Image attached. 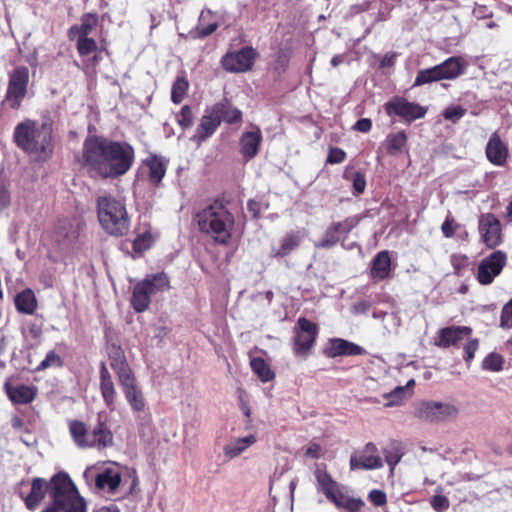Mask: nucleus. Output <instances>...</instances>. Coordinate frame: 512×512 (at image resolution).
Segmentation results:
<instances>
[{"mask_svg": "<svg viewBox=\"0 0 512 512\" xmlns=\"http://www.w3.org/2000/svg\"><path fill=\"white\" fill-rule=\"evenodd\" d=\"M263 137L259 127L244 132L239 140L240 153L246 161L253 159L259 152Z\"/></svg>", "mask_w": 512, "mask_h": 512, "instance_id": "4be33fe9", "label": "nucleus"}, {"mask_svg": "<svg viewBox=\"0 0 512 512\" xmlns=\"http://www.w3.org/2000/svg\"><path fill=\"white\" fill-rule=\"evenodd\" d=\"M249 213L253 218H258L261 211V204L255 200H249L247 203Z\"/></svg>", "mask_w": 512, "mask_h": 512, "instance_id": "e2e57ef3", "label": "nucleus"}, {"mask_svg": "<svg viewBox=\"0 0 512 512\" xmlns=\"http://www.w3.org/2000/svg\"><path fill=\"white\" fill-rule=\"evenodd\" d=\"M98 24L96 13H86L81 17V24L73 25L68 30V37L74 40L77 37H88Z\"/></svg>", "mask_w": 512, "mask_h": 512, "instance_id": "c756f323", "label": "nucleus"}, {"mask_svg": "<svg viewBox=\"0 0 512 512\" xmlns=\"http://www.w3.org/2000/svg\"><path fill=\"white\" fill-rule=\"evenodd\" d=\"M219 125L218 116L213 111V108H207L193 138L199 142L205 141L216 131Z\"/></svg>", "mask_w": 512, "mask_h": 512, "instance_id": "bb28decb", "label": "nucleus"}, {"mask_svg": "<svg viewBox=\"0 0 512 512\" xmlns=\"http://www.w3.org/2000/svg\"><path fill=\"white\" fill-rule=\"evenodd\" d=\"M134 160V148L126 141L90 135L83 142L82 165L101 178L115 179L126 174Z\"/></svg>", "mask_w": 512, "mask_h": 512, "instance_id": "f257e3e1", "label": "nucleus"}, {"mask_svg": "<svg viewBox=\"0 0 512 512\" xmlns=\"http://www.w3.org/2000/svg\"><path fill=\"white\" fill-rule=\"evenodd\" d=\"M69 432L79 448L103 449L113 444V434L100 415H98L97 422L91 426L83 421H70Z\"/></svg>", "mask_w": 512, "mask_h": 512, "instance_id": "39448f33", "label": "nucleus"}, {"mask_svg": "<svg viewBox=\"0 0 512 512\" xmlns=\"http://www.w3.org/2000/svg\"><path fill=\"white\" fill-rule=\"evenodd\" d=\"M317 481V488L326 498L333 502L338 508H344L352 512V497L348 493V489L336 482L326 471L323 464H318L314 471Z\"/></svg>", "mask_w": 512, "mask_h": 512, "instance_id": "1a4fd4ad", "label": "nucleus"}, {"mask_svg": "<svg viewBox=\"0 0 512 512\" xmlns=\"http://www.w3.org/2000/svg\"><path fill=\"white\" fill-rule=\"evenodd\" d=\"M478 230L487 247L495 248L502 243L501 222L494 214H481L478 220Z\"/></svg>", "mask_w": 512, "mask_h": 512, "instance_id": "2eb2a0df", "label": "nucleus"}, {"mask_svg": "<svg viewBox=\"0 0 512 512\" xmlns=\"http://www.w3.org/2000/svg\"><path fill=\"white\" fill-rule=\"evenodd\" d=\"M366 181L362 174L354 173V192L362 193L365 190Z\"/></svg>", "mask_w": 512, "mask_h": 512, "instance_id": "bf43d9fd", "label": "nucleus"}, {"mask_svg": "<svg viewBox=\"0 0 512 512\" xmlns=\"http://www.w3.org/2000/svg\"><path fill=\"white\" fill-rule=\"evenodd\" d=\"M407 136L405 132L391 133L386 138V150L390 155L400 154L406 147Z\"/></svg>", "mask_w": 512, "mask_h": 512, "instance_id": "e433bc0d", "label": "nucleus"}, {"mask_svg": "<svg viewBox=\"0 0 512 512\" xmlns=\"http://www.w3.org/2000/svg\"><path fill=\"white\" fill-rule=\"evenodd\" d=\"M451 264L457 274L467 265L468 258L465 255L453 254L450 257Z\"/></svg>", "mask_w": 512, "mask_h": 512, "instance_id": "6e6d98bb", "label": "nucleus"}, {"mask_svg": "<svg viewBox=\"0 0 512 512\" xmlns=\"http://www.w3.org/2000/svg\"><path fill=\"white\" fill-rule=\"evenodd\" d=\"M251 368L253 372L260 378L262 382H268L274 378V372L262 358H254L251 360Z\"/></svg>", "mask_w": 512, "mask_h": 512, "instance_id": "4c0bfd02", "label": "nucleus"}, {"mask_svg": "<svg viewBox=\"0 0 512 512\" xmlns=\"http://www.w3.org/2000/svg\"><path fill=\"white\" fill-rule=\"evenodd\" d=\"M372 122L369 118H362L354 124V130L366 133L370 131Z\"/></svg>", "mask_w": 512, "mask_h": 512, "instance_id": "13d9d810", "label": "nucleus"}, {"mask_svg": "<svg viewBox=\"0 0 512 512\" xmlns=\"http://www.w3.org/2000/svg\"><path fill=\"white\" fill-rule=\"evenodd\" d=\"M108 357L110 361V366L116 373L118 379L133 373L132 369L130 368L126 360L124 351L121 348V346L116 344L109 345Z\"/></svg>", "mask_w": 512, "mask_h": 512, "instance_id": "a878e982", "label": "nucleus"}, {"mask_svg": "<svg viewBox=\"0 0 512 512\" xmlns=\"http://www.w3.org/2000/svg\"><path fill=\"white\" fill-rule=\"evenodd\" d=\"M503 364L504 360L500 354L490 353L484 358L482 368L492 372H499L503 369Z\"/></svg>", "mask_w": 512, "mask_h": 512, "instance_id": "ea45409f", "label": "nucleus"}, {"mask_svg": "<svg viewBox=\"0 0 512 512\" xmlns=\"http://www.w3.org/2000/svg\"><path fill=\"white\" fill-rule=\"evenodd\" d=\"M508 148L497 133H493L486 146L487 159L496 166H504L508 158Z\"/></svg>", "mask_w": 512, "mask_h": 512, "instance_id": "b1692460", "label": "nucleus"}, {"mask_svg": "<svg viewBox=\"0 0 512 512\" xmlns=\"http://www.w3.org/2000/svg\"><path fill=\"white\" fill-rule=\"evenodd\" d=\"M77 51L80 56H87L98 48L96 41L90 37H77Z\"/></svg>", "mask_w": 512, "mask_h": 512, "instance_id": "37998d69", "label": "nucleus"}, {"mask_svg": "<svg viewBox=\"0 0 512 512\" xmlns=\"http://www.w3.org/2000/svg\"><path fill=\"white\" fill-rule=\"evenodd\" d=\"M397 54L394 52L387 53L381 60V67H392L396 62Z\"/></svg>", "mask_w": 512, "mask_h": 512, "instance_id": "0e129e2a", "label": "nucleus"}, {"mask_svg": "<svg viewBox=\"0 0 512 512\" xmlns=\"http://www.w3.org/2000/svg\"><path fill=\"white\" fill-rule=\"evenodd\" d=\"M370 303L368 301H361L354 305V312L356 313H365L369 310Z\"/></svg>", "mask_w": 512, "mask_h": 512, "instance_id": "69168bd1", "label": "nucleus"}, {"mask_svg": "<svg viewBox=\"0 0 512 512\" xmlns=\"http://www.w3.org/2000/svg\"><path fill=\"white\" fill-rule=\"evenodd\" d=\"M177 122L183 129L190 128L193 125V113L188 105H184L181 108L177 116Z\"/></svg>", "mask_w": 512, "mask_h": 512, "instance_id": "49530a36", "label": "nucleus"}, {"mask_svg": "<svg viewBox=\"0 0 512 512\" xmlns=\"http://www.w3.org/2000/svg\"><path fill=\"white\" fill-rule=\"evenodd\" d=\"M407 391L404 387L398 386L393 391H391L389 394L386 395V398L388 399L387 406H393L398 405L403 397L406 395Z\"/></svg>", "mask_w": 512, "mask_h": 512, "instance_id": "8fccbe9b", "label": "nucleus"}, {"mask_svg": "<svg viewBox=\"0 0 512 512\" xmlns=\"http://www.w3.org/2000/svg\"><path fill=\"white\" fill-rule=\"evenodd\" d=\"M345 61V56L343 55H336L331 59L332 66L336 67L339 64L343 63Z\"/></svg>", "mask_w": 512, "mask_h": 512, "instance_id": "774afa93", "label": "nucleus"}, {"mask_svg": "<svg viewBox=\"0 0 512 512\" xmlns=\"http://www.w3.org/2000/svg\"><path fill=\"white\" fill-rule=\"evenodd\" d=\"M383 454L385 456V462L390 467V472L393 473L396 465L401 461L403 454L397 448L393 450L383 449Z\"/></svg>", "mask_w": 512, "mask_h": 512, "instance_id": "de8ad7c7", "label": "nucleus"}, {"mask_svg": "<svg viewBox=\"0 0 512 512\" xmlns=\"http://www.w3.org/2000/svg\"><path fill=\"white\" fill-rule=\"evenodd\" d=\"M63 360L62 358L54 351L50 350L45 358L38 364L36 370L43 371L51 367H62Z\"/></svg>", "mask_w": 512, "mask_h": 512, "instance_id": "79ce46f5", "label": "nucleus"}, {"mask_svg": "<svg viewBox=\"0 0 512 512\" xmlns=\"http://www.w3.org/2000/svg\"><path fill=\"white\" fill-rule=\"evenodd\" d=\"M10 204V194L9 191L0 184V211L7 208Z\"/></svg>", "mask_w": 512, "mask_h": 512, "instance_id": "052dcab7", "label": "nucleus"}, {"mask_svg": "<svg viewBox=\"0 0 512 512\" xmlns=\"http://www.w3.org/2000/svg\"><path fill=\"white\" fill-rule=\"evenodd\" d=\"M213 111L218 116L219 122L224 121L228 124L241 122L242 112L229 104L228 102H219L212 106Z\"/></svg>", "mask_w": 512, "mask_h": 512, "instance_id": "473e14b6", "label": "nucleus"}, {"mask_svg": "<svg viewBox=\"0 0 512 512\" xmlns=\"http://www.w3.org/2000/svg\"><path fill=\"white\" fill-rule=\"evenodd\" d=\"M201 232L210 235L216 242L226 244L231 237L234 218L220 203H213L196 215Z\"/></svg>", "mask_w": 512, "mask_h": 512, "instance_id": "20e7f679", "label": "nucleus"}, {"mask_svg": "<svg viewBox=\"0 0 512 512\" xmlns=\"http://www.w3.org/2000/svg\"><path fill=\"white\" fill-rule=\"evenodd\" d=\"M84 477L87 482H89L90 479L94 480L99 490H106L108 492L116 491L121 482L120 473L111 468H106L99 473H96L94 469L88 468L84 472Z\"/></svg>", "mask_w": 512, "mask_h": 512, "instance_id": "6ab92c4d", "label": "nucleus"}, {"mask_svg": "<svg viewBox=\"0 0 512 512\" xmlns=\"http://www.w3.org/2000/svg\"><path fill=\"white\" fill-rule=\"evenodd\" d=\"M345 152L340 148H331L328 152L327 162L330 164L341 163L345 159Z\"/></svg>", "mask_w": 512, "mask_h": 512, "instance_id": "5fc2aeb1", "label": "nucleus"}, {"mask_svg": "<svg viewBox=\"0 0 512 512\" xmlns=\"http://www.w3.org/2000/svg\"><path fill=\"white\" fill-rule=\"evenodd\" d=\"M298 330L294 338V352L297 355L304 354L313 346L317 327L308 319L302 317L298 320Z\"/></svg>", "mask_w": 512, "mask_h": 512, "instance_id": "f3484780", "label": "nucleus"}, {"mask_svg": "<svg viewBox=\"0 0 512 512\" xmlns=\"http://www.w3.org/2000/svg\"><path fill=\"white\" fill-rule=\"evenodd\" d=\"M368 500L377 507H382L387 503V496L384 491L373 489L368 494Z\"/></svg>", "mask_w": 512, "mask_h": 512, "instance_id": "3c124183", "label": "nucleus"}, {"mask_svg": "<svg viewBox=\"0 0 512 512\" xmlns=\"http://www.w3.org/2000/svg\"><path fill=\"white\" fill-rule=\"evenodd\" d=\"M458 408L448 402L424 401L415 410V416L427 422H443L457 417Z\"/></svg>", "mask_w": 512, "mask_h": 512, "instance_id": "9d476101", "label": "nucleus"}, {"mask_svg": "<svg viewBox=\"0 0 512 512\" xmlns=\"http://www.w3.org/2000/svg\"><path fill=\"white\" fill-rule=\"evenodd\" d=\"M391 258L389 252L380 251L373 258L370 268V276L375 281L385 280L390 276Z\"/></svg>", "mask_w": 512, "mask_h": 512, "instance_id": "cd10ccee", "label": "nucleus"}, {"mask_svg": "<svg viewBox=\"0 0 512 512\" xmlns=\"http://www.w3.org/2000/svg\"><path fill=\"white\" fill-rule=\"evenodd\" d=\"M299 245V238L294 234H289L283 238L281 247L277 251L276 255L280 257H284L288 255L292 250H294Z\"/></svg>", "mask_w": 512, "mask_h": 512, "instance_id": "c03bdc74", "label": "nucleus"}, {"mask_svg": "<svg viewBox=\"0 0 512 512\" xmlns=\"http://www.w3.org/2000/svg\"><path fill=\"white\" fill-rule=\"evenodd\" d=\"M204 17V12H202L200 16V24L196 28V38H205L211 35L213 32H215L216 29L218 28V24L216 22L210 23L207 26H203L201 22L204 19Z\"/></svg>", "mask_w": 512, "mask_h": 512, "instance_id": "09e8293b", "label": "nucleus"}, {"mask_svg": "<svg viewBox=\"0 0 512 512\" xmlns=\"http://www.w3.org/2000/svg\"><path fill=\"white\" fill-rule=\"evenodd\" d=\"M256 437L252 434L232 440L224 447V454L229 459H234L256 443Z\"/></svg>", "mask_w": 512, "mask_h": 512, "instance_id": "72a5a7b5", "label": "nucleus"}, {"mask_svg": "<svg viewBox=\"0 0 512 512\" xmlns=\"http://www.w3.org/2000/svg\"><path fill=\"white\" fill-rule=\"evenodd\" d=\"M352 228V223L349 220H345L344 222H339L331 226L323 238L315 243L317 248H331L340 240H343L342 246L346 249H351V245L345 244L344 239L346 234Z\"/></svg>", "mask_w": 512, "mask_h": 512, "instance_id": "412c9836", "label": "nucleus"}, {"mask_svg": "<svg viewBox=\"0 0 512 512\" xmlns=\"http://www.w3.org/2000/svg\"><path fill=\"white\" fill-rule=\"evenodd\" d=\"M459 224L455 223L453 218L447 217L441 226V231L446 238H451Z\"/></svg>", "mask_w": 512, "mask_h": 512, "instance_id": "864d4df0", "label": "nucleus"}, {"mask_svg": "<svg viewBox=\"0 0 512 512\" xmlns=\"http://www.w3.org/2000/svg\"><path fill=\"white\" fill-rule=\"evenodd\" d=\"M77 237L76 230L69 219L59 220L55 227V239L59 244L68 245Z\"/></svg>", "mask_w": 512, "mask_h": 512, "instance_id": "c9c22d12", "label": "nucleus"}, {"mask_svg": "<svg viewBox=\"0 0 512 512\" xmlns=\"http://www.w3.org/2000/svg\"><path fill=\"white\" fill-rule=\"evenodd\" d=\"M443 492V487L441 485L437 486L435 495L430 500V505L436 512H444L450 506L449 499L443 495Z\"/></svg>", "mask_w": 512, "mask_h": 512, "instance_id": "58836bf2", "label": "nucleus"}, {"mask_svg": "<svg viewBox=\"0 0 512 512\" xmlns=\"http://www.w3.org/2000/svg\"><path fill=\"white\" fill-rule=\"evenodd\" d=\"M169 278L164 272L147 275L133 289L131 304L138 313L146 311L151 302V296L169 289Z\"/></svg>", "mask_w": 512, "mask_h": 512, "instance_id": "6e6552de", "label": "nucleus"}, {"mask_svg": "<svg viewBox=\"0 0 512 512\" xmlns=\"http://www.w3.org/2000/svg\"><path fill=\"white\" fill-rule=\"evenodd\" d=\"M479 347V343L477 339L470 340L465 346H464V359L466 362L471 361L474 358L475 352L477 351Z\"/></svg>", "mask_w": 512, "mask_h": 512, "instance_id": "4d7b16f0", "label": "nucleus"}, {"mask_svg": "<svg viewBox=\"0 0 512 512\" xmlns=\"http://www.w3.org/2000/svg\"><path fill=\"white\" fill-rule=\"evenodd\" d=\"M466 114V109L458 106V105H452L447 107L443 112V117L446 120L452 121L456 123L459 121L464 115Z\"/></svg>", "mask_w": 512, "mask_h": 512, "instance_id": "a18cd8bd", "label": "nucleus"}, {"mask_svg": "<svg viewBox=\"0 0 512 512\" xmlns=\"http://www.w3.org/2000/svg\"><path fill=\"white\" fill-rule=\"evenodd\" d=\"M507 256L503 251L497 250L483 258L477 268V280L482 285L491 284L506 265Z\"/></svg>", "mask_w": 512, "mask_h": 512, "instance_id": "4468645a", "label": "nucleus"}, {"mask_svg": "<svg viewBox=\"0 0 512 512\" xmlns=\"http://www.w3.org/2000/svg\"><path fill=\"white\" fill-rule=\"evenodd\" d=\"M383 465V459L372 442L367 443L363 450L354 455V469L375 470L382 468Z\"/></svg>", "mask_w": 512, "mask_h": 512, "instance_id": "aec40b11", "label": "nucleus"}, {"mask_svg": "<svg viewBox=\"0 0 512 512\" xmlns=\"http://www.w3.org/2000/svg\"><path fill=\"white\" fill-rule=\"evenodd\" d=\"M322 352L328 358L352 355V342L341 338H330Z\"/></svg>", "mask_w": 512, "mask_h": 512, "instance_id": "2f4dec72", "label": "nucleus"}, {"mask_svg": "<svg viewBox=\"0 0 512 512\" xmlns=\"http://www.w3.org/2000/svg\"><path fill=\"white\" fill-rule=\"evenodd\" d=\"M386 112L389 115L394 114L410 122L424 117L426 110L419 104L398 97L386 104Z\"/></svg>", "mask_w": 512, "mask_h": 512, "instance_id": "dca6fc26", "label": "nucleus"}, {"mask_svg": "<svg viewBox=\"0 0 512 512\" xmlns=\"http://www.w3.org/2000/svg\"><path fill=\"white\" fill-rule=\"evenodd\" d=\"M59 485L66 487L65 491L64 489L61 490V497H66L67 500H71V494L78 491L69 475L65 472L56 473L49 481L40 477L33 478L31 481L30 492L26 496L21 494V498L24 500L26 508L31 511L35 510L43 501L46 494L49 495V498L52 501L53 488Z\"/></svg>", "mask_w": 512, "mask_h": 512, "instance_id": "423d86ee", "label": "nucleus"}, {"mask_svg": "<svg viewBox=\"0 0 512 512\" xmlns=\"http://www.w3.org/2000/svg\"><path fill=\"white\" fill-rule=\"evenodd\" d=\"M63 485L55 486L52 491V502H50L41 512H86V502L76 491L71 494V500L62 498Z\"/></svg>", "mask_w": 512, "mask_h": 512, "instance_id": "ddd939ff", "label": "nucleus"}, {"mask_svg": "<svg viewBox=\"0 0 512 512\" xmlns=\"http://www.w3.org/2000/svg\"><path fill=\"white\" fill-rule=\"evenodd\" d=\"M500 326L505 329L512 328V307L506 303L501 311Z\"/></svg>", "mask_w": 512, "mask_h": 512, "instance_id": "603ef678", "label": "nucleus"}, {"mask_svg": "<svg viewBox=\"0 0 512 512\" xmlns=\"http://www.w3.org/2000/svg\"><path fill=\"white\" fill-rule=\"evenodd\" d=\"M99 380V388L103 401L107 408L113 411L115 409L117 392L112 379V375L109 372L105 362H101L99 365Z\"/></svg>", "mask_w": 512, "mask_h": 512, "instance_id": "5701e85b", "label": "nucleus"}, {"mask_svg": "<svg viewBox=\"0 0 512 512\" xmlns=\"http://www.w3.org/2000/svg\"><path fill=\"white\" fill-rule=\"evenodd\" d=\"M467 62L460 56L449 57L442 63L418 71L414 86H421L440 80H453L464 74Z\"/></svg>", "mask_w": 512, "mask_h": 512, "instance_id": "0eeeda50", "label": "nucleus"}, {"mask_svg": "<svg viewBox=\"0 0 512 512\" xmlns=\"http://www.w3.org/2000/svg\"><path fill=\"white\" fill-rule=\"evenodd\" d=\"M52 134L51 123L25 119L15 126L13 141L26 154L46 159L53 151Z\"/></svg>", "mask_w": 512, "mask_h": 512, "instance_id": "f03ea898", "label": "nucleus"}, {"mask_svg": "<svg viewBox=\"0 0 512 512\" xmlns=\"http://www.w3.org/2000/svg\"><path fill=\"white\" fill-rule=\"evenodd\" d=\"M96 206L99 223L107 234L115 237L128 234L131 221L123 199L112 195L98 196Z\"/></svg>", "mask_w": 512, "mask_h": 512, "instance_id": "7ed1b4c3", "label": "nucleus"}, {"mask_svg": "<svg viewBox=\"0 0 512 512\" xmlns=\"http://www.w3.org/2000/svg\"><path fill=\"white\" fill-rule=\"evenodd\" d=\"M305 455L311 459H318L321 455L320 445L316 443L310 444L305 451Z\"/></svg>", "mask_w": 512, "mask_h": 512, "instance_id": "680f3d73", "label": "nucleus"}, {"mask_svg": "<svg viewBox=\"0 0 512 512\" xmlns=\"http://www.w3.org/2000/svg\"><path fill=\"white\" fill-rule=\"evenodd\" d=\"M125 399L133 412H143L145 409V399L142 390L139 388L134 373L118 379Z\"/></svg>", "mask_w": 512, "mask_h": 512, "instance_id": "a211bd4d", "label": "nucleus"}, {"mask_svg": "<svg viewBox=\"0 0 512 512\" xmlns=\"http://www.w3.org/2000/svg\"><path fill=\"white\" fill-rule=\"evenodd\" d=\"M168 161L158 155H152L146 159L145 164L149 168V181L158 186L166 174Z\"/></svg>", "mask_w": 512, "mask_h": 512, "instance_id": "7c9ffc66", "label": "nucleus"}, {"mask_svg": "<svg viewBox=\"0 0 512 512\" xmlns=\"http://www.w3.org/2000/svg\"><path fill=\"white\" fill-rule=\"evenodd\" d=\"M93 512H120V511L116 506L111 505V506H102V507L94 510Z\"/></svg>", "mask_w": 512, "mask_h": 512, "instance_id": "338daca9", "label": "nucleus"}, {"mask_svg": "<svg viewBox=\"0 0 512 512\" xmlns=\"http://www.w3.org/2000/svg\"><path fill=\"white\" fill-rule=\"evenodd\" d=\"M259 53L252 46H245L238 51L226 53L221 64L224 70L231 73H244L253 68Z\"/></svg>", "mask_w": 512, "mask_h": 512, "instance_id": "f8f14e48", "label": "nucleus"}, {"mask_svg": "<svg viewBox=\"0 0 512 512\" xmlns=\"http://www.w3.org/2000/svg\"><path fill=\"white\" fill-rule=\"evenodd\" d=\"M29 70L25 66L16 67L10 74L5 101L12 109H18L27 93Z\"/></svg>", "mask_w": 512, "mask_h": 512, "instance_id": "9b49d317", "label": "nucleus"}, {"mask_svg": "<svg viewBox=\"0 0 512 512\" xmlns=\"http://www.w3.org/2000/svg\"><path fill=\"white\" fill-rule=\"evenodd\" d=\"M9 399L15 404H28L36 396L35 389L27 385L12 386L8 382L4 385Z\"/></svg>", "mask_w": 512, "mask_h": 512, "instance_id": "c85d7f7f", "label": "nucleus"}, {"mask_svg": "<svg viewBox=\"0 0 512 512\" xmlns=\"http://www.w3.org/2000/svg\"><path fill=\"white\" fill-rule=\"evenodd\" d=\"M472 329L467 326H451L439 331L437 345L440 347H449L457 345L461 340L469 337Z\"/></svg>", "mask_w": 512, "mask_h": 512, "instance_id": "393cba45", "label": "nucleus"}, {"mask_svg": "<svg viewBox=\"0 0 512 512\" xmlns=\"http://www.w3.org/2000/svg\"><path fill=\"white\" fill-rule=\"evenodd\" d=\"M188 90V82L184 78H177L172 86L171 100L175 104H179Z\"/></svg>", "mask_w": 512, "mask_h": 512, "instance_id": "a19ab883", "label": "nucleus"}, {"mask_svg": "<svg viewBox=\"0 0 512 512\" xmlns=\"http://www.w3.org/2000/svg\"><path fill=\"white\" fill-rule=\"evenodd\" d=\"M14 304L19 313L31 315L37 307V300L34 292L27 288L15 296Z\"/></svg>", "mask_w": 512, "mask_h": 512, "instance_id": "f704fd0d", "label": "nucleus"}]
</instances>
